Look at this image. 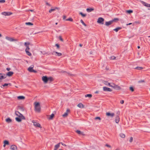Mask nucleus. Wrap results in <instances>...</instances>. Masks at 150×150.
<instances>
[{"label":"nucleus","mask_w":150,"mask_h":150,"mask_svg":"<svg viewBox=\"0 0 150 150\" xmlns=\"http://www.w3.org/2000/svg\"><path fill=\"white\" fill-rule=\"evenodd\" d=\"M136 69L138 70H141V69H143V68L142 67H136Z\"/></svg>","instance_id":"obj_43"},{"label":"nucleus","mask_w":150,"mask_h":150,"mask_svg":"<svg viewBox=\"0 0 150 150\" xmlns=\"http://www.w3.org/2000/svg\"><path fill=\"white\" fill-rule=\"evenodd\" d=\"M5 2V0H0V3H4Z\"/></svg>","instance_id":"obj_47"},{"label":"nucleus","mask_w":150,"mask_h":150,"mask_svg":"<svg viewBox=\"0 0 150 150\" xmlns=\"http://www.w3.org/2000/svg\"><path fill=\"white\" fill-rule=\"evenodd\" d=\"M77 106L80 108H84V105L81 103H79Z\"/></svg>","instance_id":"obj_21"},{"label":"nucleus","mask_w":150,"mask_h":150,"mask_svg":"<svg viewBox=\"0 0 150 150\" xmlns=\"http://www.w3.org/2000/svg\"><path fill=\"white\" fill-rule=\"evenodd\" d=\"M82 45L81 44H79V46L81 47L82 46Z\"/></svg>","instance_id":"obj_59"},{"label":"nucleus","mask_w":150,"mask_h":150,"mask_svg":"<svg viewBox=\"0 0 150 150\" xmlns=\"http://www.w3.org/2000/svg\"><path fill=\"white\" fill-rule=\"evenodd\" d=\"M95 120H98L99 121H100L101 120L100 118L98 117H95Z\"/></svg>","instance_id":"obj_42"},{"label":"nucleus","mask_w":150,"mask_h":150,"mask_svg":"<svg viewBox=\"0 0 150 150\" xmlns=\"http://www.w3.org/2000/svg\"><path fill=\"white\" fill-rule=\"evenodd\" d=\"M121 29V28L118 27L115 28L113 30H114L116 32H117L119 30H120Z\"/></svg>","instance_id":"obj_33"},{"label":"nucleus","mask_w":150,"mask_h":150,"mask_svg":"<svg viewBox=\"0 0 150 150\" xmlns=\"http://www.w3.org/2000/svg\"><path fill=\"white\" fill-rule=\"evenodd\" d=\"M25 24L26 25H33V24L30 23V22H27L25 23Z\"/></svg>","instance_id":"obj_35"},{"label":"nucleus","mask_w":150,"mask_h":150,"mask_svg":"<svg viewBox=\"0 0 150 150\" xmlns=\"http://www.w3.org/2000/svg\"><path fill=\"white\" fill-rule=\"evenodd\" d=\"M1 14L5 16H9L12 14V13L11 12H4L1 13Z\"/></svg>","instance_id":"obj_9"},{"label":"nucleus","mask_w":150,"mask_h":150,"mask_svg":"<svg viewBox=\"0 0 150 150\" xmlns=\"http://www.w3.org/2000/svg\"><path fill=\"white\" fill-rule=\"evenodd\" d=\"M55 46L57 47V49H59L60 47H59V44H55Z\"/></svg>","instance_id":"obj_45"},{"label":"nucleus","mask_w":150,"mask_h":150,"mask_svg":"<svg viewBox=\"0 0 150 150\" xmlns=\"http://www.w3.org/2000/svg\"><path fill=\"white\" fill-rule=\"evenodd\" d=\"M144 82V80H143L139 81H138V83H140L141 82Z\"/></svg>","instance_id":"obj_50"},{"label":"nucleus","mask_w":150,"mask_h":150,"mask_svg":"<svg viewBox=\"0 0 150 150\" xmlns=\"http://www.w3.org/2000/svg\"><path fill=\"white\" fill-rule=\"evenodd\" d=\"M85 96L86 97H88L90 98L92 97V95L91 94H88L85 95Z\"/></svg>","instance_id":"obj_31"},{"label":"nucleus","mask_w":150,"mask_h":150,"mask_svg":"<svg viewBox=\"0 0 150 150\" xmlns=\"http://www.w3.org/2000/svg\"><path fill=\"white\" fill-rule=\"evenodd\" d=\"M17 98L19 100H24L25 97L23 96H18Z\"/></svg>","instance_id":"obj_23"},{"label":"nucleus","mask_w":150,"mask_h":150,"mask_svg":"<svg viewBox=\"0 0 150 150\" xmlns=\"http://www.w3.org/2000/svg\"><path fill=\"white\" fill-rule=\"evenodd\" d=\"M52 54L56 56H60L62 55V54L61 53L58 52H53L52 53Z\"/></svg>","instance_id":"obj_14"},{"label":"nucleus","mask_w":150,"mask_h":150,"mask_svg":"<svg viewBox=\"0 0 150 150\" xmlns=\"http://www.w3.org/2000/svg\"><path fill=\"white\" fill-rule=\"evenodd\" d=\"M54 114H52L50 115H47V118L50 120H52L54 117Z\"/></svg>","instance_id":"obj_17"},{"label":"nucleus","mask_w":150,"mask_h":150,"mask_svg":"<svg viewBox=\"0 0 150 150\" xmlns=\"http://www.w3.org/2000/svg\"><path fill=\"white\" fill-rule=\"evenodd\" d=\"M29 44V43H28L26 42H25L24 43L26 47V48L25 50V52L26 54L29 56H31L32 54L29 51L30 50V48L28 45Z\"/></svg>","instance_id":"obj_3"},{"label":"nucleus","mask_w":150,"mask_h":150,"mask_svg":"<svg viewBox=\"0 0 150 150\" xmlns=\"http://www.w3.org/2000/svg\"><path fill=\"white\" fill-rule=\"evenodd\" d=\"M6 144H4V145H3V146H4V147H5V146H6Z\"/></svg>","instance_id":"obj_60"},{"label":"nucleus","mask_w":150,"mask_h":150,"mask_svg":"<svg viewBox=\"0 0 150 150\" xmlns=\"http://www.w3.org/2000/svg\"><path fill=\"white\" fill-rule=\"evenodd\" d=\"M120 137L122 138H124L125 137V135L123 133H121L120 134Z\"/></svg>","instance_id":"obj_30"},{"label":"nucleus","mask_w":150,"mask_h":150,"mask_svg":"<svg viewBox=\"0 0 150 150\" xmlns=\"http://www.w3.org/2000/svg\"><path fill=\"white\" fill-rule=\"evenodd\" d=\"M6 39L7 40L9 41L10 42H13V41H17L18 40L17 39H14L12 38L9 37H6Z\"/></svg>","instance_id":"obj_5"},{"label":"nucleus","mask_w":150,"mask_h":150,"mask_svg":"<svg viewBox=\"0 0 150 150\" xmlns=\"http://www.w3.org/2000/svg\"><path fill=\"white\" fill-rule=\"evenodd\" d=\"M116 150H120V149L119 148H117L116 149Z\"/></svg>","instance_id":"obj_62"},{"label":"nucleus","mask_w":150,"mask_h":150,"mask_svg":"<svg viewBox=\"0 0 150 150\" xmlns=\"http://www.w3.org/2000/svg\"><path fill=\"white\" fill-rule=\"evenodd\" d=\"M127 13H130L133 12V11L132 10H128L126 11Z\"/></svg>","instance_id":"obj_38"},{"label":"nucleus","mask_w":150,"mask_h":150,"mask_svg":"<svg viewBox=\"0 0 150 150\" xmlns=\"http://www.w3.org/2000/svg\"><path fill=\"white\" fill-rule=\"evenodd\" d=\"M33 67L34 66L33 65H32L31 67H29L28 68V70L30 72L36 73L37 71L33 69Z\"/></svg>","instance_id":"obj_8"},{"label":"nucleus","mask_w":150,"mask_h":150,"mask_svg":"<svg viewBox=\"0 0 150 150\" xmlns=\"http://www.w3.org/2000/svg\"><path fill=\"white\" fill-rule=\"evenodd\" d=\"M132 24V23H129L128 24H127V25H131Z\"/></svg>","instance_id":"obj_57"},{"label":"nucleus","mask_w":150,"mask_h":150,"mask_svg":"<svg viewBox=\"0 0 150 150\" xmlns=\"http://www.w3.org/2000/svg\"><path fill=\"white\" fill-rule=\"evenodd\" d=\"M110 59H115V57L114 56H112L109 57Z\"/></svg>","instance_id":"obj_41"},{"label":"nucleus","mask_w":150,"mask_h":150,"mask_svg":"<svg viewBox=\"0 0 150 150\" xmlns=\"http://www.w3.org/2000/svg\"><path fill=\"white\" fill-rule=\"evenodd\" d=\"M66 18V16H63V19H65Z\"/></svg>","instance_id":"obj_56"},{"label":"nucleus","mask_w":150,"mask_h":150,"mask_svg":"<svg viewBox=\"0 0 150 150\" xmlns=\"http://www.w3.org/2000/svg\"><path fill=\"white\" fill-rule=\"evenodd\" d=\"M80 22H81L82 24L84 25L85 26H86V24L82 20H80Z\"/></svg>","instance_id":"obj_34"},{"label":"nucleus","mask_w":150,"mask_h":150,"mask_svg":"<svg viewBox=\"0 0 150 150\" xmlns=\"http://www.w3.org/2000/svg\"><path fill=\"white\" fill-rule=\"evenodd\" d=\"M29 11H33V10H29Z\"/></svg>","instance_id":"obj_63"},{"label":"nucleus","mask_w":150,"mask_h":150,"mask_svg":"<svg viewBox=\"0 0 150 150\" xmlns=\"http://www.w3.org/2000/svg\"><path fill=\"white\" fill-rule=\"evenodd\" d=\"M15 114L16 115L18 116V117H16L15 118L17 121L20 122L22 120L25 119V117L18 111H16Z\"/></svg>","instance_id":"obj_1"},{"label":"nucleus","mask_w":150,"mask_h":150,"mask_svg":"<svg viewBox=\"0 0 150 150\" xmlns=\"http://www.w3.org/2000/svg\"><path fill=\"white\" fill-rule=\"evenodd\" d=\"M83 17H85L86 16V15L85 14H83L82 13V12H80V13H79Z\"/></svg>","instance_id":"obj_36"},{"label":"nucleus","mask_w":150,"mask_h":150,"mask_svg":"<svg viewBox=\"0 0 150 150\" xmlns=\"http://www.w3.org/2000/svg\"><path fill=\"white\" fill-rule=\"evenodd\" d=\"M109 86L115 88H119L120 87L113 83H110Z\"/></svg>","instance_id":"obj_7"},{"label":"nucleus","mask_w":150,"mask_h":150,"mask_svg":"<svg viewBox=\"0 0 150 150\" xmlns=\"http://www.w3.org/2000/svg\"><path fill=\"white\" fill-rule=\"evenodd\" d=\"M10 149L12 150H15L17 149V147L15 145H12L10 147Z\"/></svg>","instance_id":"obj_20"},{"label":"nucleus","mask_w":150,"mask_h":150,"mask_svg":"<svg viewBox=\"0 0 150 150\" xmlns=\"http://www.w3.org/2000/svg\"><path fill=\"white\" fill-rule=\"evenodd\" d=\"M98 92H98V91H96L95 92V93H98Z\"/></svg>","instance_id":"obj_58"},{"label":"nucleus","mask_w":150,"mask_h":150,"mask_svg":"<svg viewBox=\"0 0 150 150\" xmlns=\"http://www.w3.org/2000/svg\"><path fill=\"white\" fill-rule=\"evenodd\" d=\"M76 132L78 134H79V135H84L85 134H84L83 133V132H81L79 130H77L76 131Z\"/></svg>","instance_id":"obj_22"},{"label":"nucleus","mask_w":150,"mask_h":150,"mask_svg":"<svg viewBox=\"0 0 150 150\" xmlns=\"http://www.w3.org/2000/svg\"><path fill=\"white\" fill-rule=\"evenodd\" d=\"M1 36H2L1 35V34H0V37H1Z\"/></svg>","instance_id":"obj_64"},{"label":"nucleus","mask_w":150,"mask_h":150,"mask_svg":"<svg viewBox=\"0 0 150 150\" xmlns=\"http://www.w3.org/2000/svg\"><path fill=\"white\" fill-rule=\"evenodd\" d=\"M102 82L104 84L107 86H109L110 84V83L108 82L107 81H103Z\"/></svg>","instance_id":"obj_24"},{"label":"nucleus","mask_w":150,"mask_h":150,"mask_svg":"<svg viewBox=\"0 0 150 150\" xmlns=\"http://www.w3.org/2000/svg\"><path fill=\"white\" fill-rule=\"evenodd\" d=\"M66 21H73V20L71 18H69L66 19Z\"/></svg>","instance_id":"obj_37"},{"label":"nucleus","mask_w":150,"mask_h":150,"mask_svg":"<svg viewBox=\"0 0 150 150\" xmlns=\"http://www.w3.org/2000/svg\"><path fill=\"white\" fill-rule=\"evenodd\" d=\"M34 110L36 112L39 113L41 110V107L39 102H35L34 103Z\"/></svg>","instance_id":"obj_2"},{"label":"nucleus","mask_w":150,"mask_h":150,"mask_svg":"<svg viewBox=\"0 0 150 150\" xmlns=\"http://www.w3.org/2000/svg\"><path fill=\"white\" fill-rule=\"evenodd\" d=\"M120 118L119 116L117 115L115 117V122H119L120 121Z\"/></svg>","instance_id":"obj_27"},{"label":"nucleus","mask_w":150,"mask_h":150,"mask_svg":"<svg viewBox=\"0 0 150 150\" xmlns=\"http://www.w3.org/2000/svg\"><path fill=\"white\" fill-rule=\"evenodd\" d=\"M105 146L107 147H109V148L111 147V146L110 145H109L107 144H106Z\"/></svg>","instance_id":"obj_48"},{"label":"nucleus","mask_w":150,"mask_h":150,"mask_svg":"<svg viewBox=\"0 0 150 150\" xmlns=\"http://www.w3.org/2000/svg\"><path fill=\"white\" fill-rule=\"evenodd\" d=\"M61 143L62 145H63V146H66V145L65 144H63V143H62L61 142V143Z\"/></svg>","instance_id":"obj_52"},{"label":"nucleus","mask_w":150,"mask_h":150,"mask_svg":"<svg viewBox=\"0 0 150 150\" xmlns=\"http://www.w3.org/2000/svg\"><path fill=\"white\" fill-rule=\"evenodd\" d=\"M6 69L7 71H9L10 70V68H7Z\"/></svg>","instance_id":"obj_55"},{"label":"nucleus","mask_w":150,"mask_h":150,"mask_svg":"<svg viewBox=\"0 0 150 150\" xmlns=\"http://www.w3.org/2000/svg\"><path fill=\"white\" fill-rule=\"evenodd\" d=\"M130 90L132 91H134V88L133 87H130L129 88Z\"/></svg>","instance_id":"obj_44"},{"label":"nucleus","mask_w":150,"mask_h":150,"mask_svg":"<svg viewBox=\"0 0 150 150\" xmlns=\"http://www.w3.org/2000/svg\"><path fill=\"white\" fill-rule=\"evenodd\" d=\"M4 144H5L8 145L9 144V142L8 141L5 140L4 142Z\"/></svg>","instance_id":"obj_28"},{"label":"nucleus","mask_w":150,"mask_h":150,"mask_svg":"<svg viewBox=\"0 0 150 150\" xmlns=\"http://www.w3.org/2000/svg\"><path fill=\"white\" fill-rule=\"evenodd\" d=\"M114 22V20H111L109 21L106 22L105 25L107 26H109L111 24Z\"/></svg>","instance_id":"obj_15"},{"label":"nucleus","mask_w":150,"mask_h":150,"mask_svg":"<svg viewBox=\"0 0 150 150\" xmlns=\"http://www.w3.org/2000/svg\"><path fill=\"white\" fill-rule=\"evenodd\" d=\"M103 89L104 91H112V90L110 88H107L106 87H103Z\"/></svg>","instance_id":"obj_13"},{"label":"nucleus","mask_w":150,"mask_h":150,"mask_svg":"<svg viewBox=\"0 0 150 150\" xmlns=\"http://www.w3.org/2000/svg\"><path fill=\"white\" fill-rule=\"evenodd\" d=\"M114 20V21H118V19L117 18H115L113 20Z\"/></svg>","instance_id":"obj_53"},{"label":"nucleus","mask_w":150,"mask_h":150,"mask_svg":"<svg viewBox=\"0 0 150 150\" xmlns=\"http://www.w3.org/2000/svg\"><path fill=\"white\" fill-rule=\"evenodd\" d=\"M69 109H67L66 111V112H65L64 113V114L62 115V116L64 117H67L68 115V113L69 112Z\"/></svg>","instance_id":"obj_18"},{"label":"nucleus","mask_w":150,"mask_h":150,"mask_svg":"<svg viewBox=\"0 0 150 150\" xmlns=\"http://www.w3.org/2000/svg\"><path fill=\"white\" fill-rule=\"evenodd\" d=\"M104 19L100 17L97 20V22L99 24H104Z\"/></svg>","instance_id":"obj_6"},{"label":"nucleus","mask_w":150,"mask_h":150,"mask_svg":"<svg viewBox=\"0 0 150 150\" xmlns=\"http://www.w3.org/2000/svg\"><path fill=\"white\" fill-rule=\"evenodd\" d=\"M5 75L4 74L0 73V80H1L5 79Z\"/></svg>","instance_id":"obj_19"},{"label":"nucleus","mask_w":150,"mask_h":150,"mask_svg":"<svg viewBox=\"0 0 150 150\" xmlns=\"http://www.w3.org/2000/svg\"><path fill=\"white\" fill-rule=\"evenodd\" d=\"M46 4L47 5L49 6H51V5H50V4L47 2L46 3Z\"/></svg>","instance_id":"obj_54"},{"label":"nucleus","mask_w":150,"mask_h":150,"mask_svg":"<svg viewBox=\"0 0 150 150\" xmlns=\"http://www.w3.org/2000/svg\"><path fill=\"white\" fill-rule=\"evenodd\" d=\"M60 143H58L56 145L54 146V149L56 150H57L58 148L60 146Z\"/></svg>","instance_id":"obj_25"},{"label":"nucleus","mask_w":150,"mask_h":150,"mask_svg":"<svg viewBox=\"0 0 150 150\" xmlns=\"http://www.w3.org/2000/svg\"><path fill=\"white\" fill-rule=\"evenodd\" d=\"M106 115L108 117L112 118L115 116V114L113 112H107L106 113Z\"/></svg>","instance_id":"obj_4"},{"label":"nucleus","mask_w":150,"mask_h":150,"mask_svg":"<svg viewBox=\"0 0 150 150\" xmlns=\"http://www.w3.org/2000/svg\"><path fill=\"white\" fill-rule=\"evenodd\" d=\"M93 10H94V9L93 8H88L86 9L87 11L88 12H90L91 11H92Z\"/></svg>","instance_id":"obj_29"},{"label":"nucleus","mask_w":150,"mask_h":150,"mask_svg":"<svg viewBox=\"0 0 150 150\" xmlns=\"http://www.w3.org/2000/svg\"><path fill=\"white\" fill-rule=\"evenodd\" d=\"M34 125L36 127H39L41 128L42 127L38 122H33Z\"/></svg>","instance_id":"obj_16"},{"label":"nucleus","mask_w":150,"mask_h":150,"mask_svg":"<svg viewBox=\"0 0 150 150\" xmlns=\"http://www.w3.org/2000/svg\"><path fill=\"white\" fill-rule=\"evenodd\" d=\"M120 103L121 104H122L124 103V101L123 100H121L120 101Z\"/></svg>","instance_id":"obj_51"},{"label":"nucleus","mask_w":150,"mask_h":150,"mask_svg":"<svg viewBox=\"0 0 150 150\" xmlns=\"http://www.w3.org/2000/svg\"><path fill=\"white\" fill-rule=\"evenodd\" d=\"M42 80L45 83H47V77L46 76H43L42 77Z\"/></svg>","instance_id":"obj_12"},{"label":"nucleus","mask_w":150,"mask_h":150,"mask_svg":"<svg viewBox=\"0 0 150 150\" xmlns=\"http://www.w3.org/2000/svg\"><path fill=\"white\" fill-rule=\"evenodd\" d=\"M137 48H138V49H139L140 48V47L139 46H138L137 47Z\"/></svg>","instance_id":"obj_61"},{"label":"nucleus","mask_w":150,"mask_h":150,"mask_svg":"<svg viewBox=\"0 0 150 150\" xmlns=\"http://www.w3.org/2000/svg\"><path fill=\"white\" fill-rule=\"evenodd\" d=\"M132 140H133V138L132 137H130V139L129 140V142L130 143H131L132 142Z\"/></svg>","instance_id":"obj_46"},{"label":"nucleus","mask_w":150,"mask_h":150,"mask_svg":"<svg viewBox=\"0 0 150 150\" xmlns=\"http://www.w3.org/2000/svg\"><path fill=\"white\" fill-rule=\"evenodd\" d=\"M59 8H58V7H52L51 9L49 11V12L51 13L52 12L54 11H55L57 10H59Z\"/></svg>","instance_id":"obj_10"},{"label":"nucleus","mask_w":150,"mask_h":150,"mask_svg":"<svg viewBox=\"0 0 150 150\" xmlns=\"http://www.w3.org/2000/svg\"><path fill=\"white\" fill-rule=\"evenodd\" d=\"M53 80V78L51 77H49L47 78V81H50V82H51Z\"/></svg>","instance_id":"obj_32"},{"label":"nucleus","mask_w":150,"mask_h":150,"mask_svg":"<svg viewBox=\"0 0 150 150\" xmlns=\"http://www.w3.org/2000/svg\"><path fill=\"white\" fill-rule=\"evenodd\" d=\"M140 2L144 6L147 7H150V4L146 3L143 1H141Z\"/></svg>","instance_id":"obj_11"},{"label":"nucleus","mask_w":150,"mask_h":150,"mask_svg":"<svg viewBox=\"0 0 150 150\" xmlns=\"http://www.w3.org/2000/svg\"><path fill=\"white\" fill-rule=\"evenodd\" d=\"M59 38L61 41H63V40L61 36L59 37Z\"/></svg>","instance_id":"obj_49"},{"label":"nucleus","mask_w":150,"mask_h":150,"mask_svg":"<svg viewBox=\"0 0 150 150\" xmlns=\"http://www.w3.org/2000/svg\"><path fill=\"white\" fill-rule=\"evenodd\" d=\"M13 73L12 71L8 72L7 74V75L8 76H11L13 74Z\"/></svg>","instance_id":"obj_26"},{"label":"nucleus","mask_w":150,"mask_h":150,"mask_svg":"<svg viewBox=\"0 0 150 150\" xmlns=\"http://www.w3.org/2000/svg\"><path fill=\"white\" fill-rule=\"evenodd\" d=\"M11 85V84L10 83H5L4 84L2 85V86H3V87H4V86H8V85Z\"/></svg>","instance_id":"obj_39"},{"label":"nucleus","mask_w":150,"mask_h":150,"mask_svg":"<svg viewBox=\"0 0 150 150\" xmlns=\"http://www.w3.org/2000/svg\"><path fill=\"white\" fill-rule=\"evenodd\" d=\"M6 121L7 122H11L12 121L9 118H8L6 119Z\"/></svg>","instance_id":"obj_40"}]
</instances>
